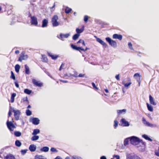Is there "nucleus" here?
Returning a JSON list of instances; mask_svg holds the SVG:
<instances>
[{"label":"nucleus","instance_id":"ea45409f","mask_svg":"<svg viewBox=\"0 0 159 159\" xmlns=\"http://www.w3.org/2000/svg\"><path fill=\"white\" fill-rule=\"evenodd\" d=\"M10 78L14 80H16V78L15 75L13 72L12 71H11V75L10 76Z\"/></svg>","mask_w":159,"mask_h":159},{"label":"nucleus","instance_id":"4d7b16f0","mask_svg":"<svg viewBox=\"0 0 159 159\" xmlns=\"http://www.w3.org/2000/svg\"><path fill=\"white\" fill-rule=\"evenodd\" d=\"M113 157H116V159H120V157L118 155H114Z\"/></svg>","mask_w":159,"mask_h":159},{"label":"nucleus","instance_id":"bf43d9fd","mask_svg":"<svg viewBox=\"0 0 159 159\" xmlns=\"http://www.w3.org/2000/svg\"><path fill=\"white\" fill-rule=\"evenodd\" d=\"M100 159H107L105 156H102L100 157Z\"/></svg>","mask_w":159,"mask_h":159},{"label":"nucleus","instance_id":"f704fd0d","mask_svg":"<svg viewBox=\"0 0 159 159\" xmlns=\"http://www.w3.org/2000/svg\"><path fill=\"white\" fill-rule=\"evenodd\" d=\"M71 11L72 9L68 7H66L65 9V12L66 14L69 13Z\"/></svg>","mask_w":159,"mask_h":159},{"label":"nucleus","instance_id":"79ce46f5","mask_svg":"<svg viewBox=\"0 0 159 159\" xmlns=\"http://www.w3.org/2000/svg\"><path fill=\"white\" fill-rule=\"evenodd\" d=\"M26 115L27 116H30L32 114L31 111L29 109H27L26 111Z\"/></svg>","mask_w":159,"mask_h":159},{"label":"nucleus","instance_id":"0e129e2a","mask_svg":"<svg viewBox=\"0 0 159 159\" xmlns=\"http://www.w3.org/2000/svg\"><path fill=\"white\" fill-rule=\"evenodd\" d=\"M89 49V48L86 47L85 49H84V50H82V51H83L84 52H85L87 50Z\"/></svg>","mask_w":159,"mask_h":159},{"label":"nucleus","instance_id":"a18cd8bd","mask_svg":"<svg viewBox=\"0 0 159 159\" xmlns=\"http://www.w3.org/2000/svg\"><path fill=\"white\" fill-rule=\"evenodd\" d=\"M118 122L116 120H115L114 121V127L115 128H116V127L118 126Z\"/></svg>","mask_w":159,"mask_h":159},{"label":"nucleus","instance_id":"0eeeda50","mask_svg":"<svg viewBox=\"0 0 159 159\" xmlns=\"http://www.w3.org/2000/svg\"><path fill=\"white\" fill-rule=\"evenodd\" d=\"M12 112H14V116L16 120H18L19 119V116L20 114V112L19 110L16 111L15 110L13 109Z\"/></svg>","mask_w":159,"mask_h":159},{"label":"nucleus","instance_id":"e433bc0d","mask_svg":"<svg viewBox=\"0 0 159 159\" xmlns=\"http://www.w3.org/2000/svg\"><path fill=\"white\" fill-rule=\"evenodd\" d=\"M24 92L27 94H30L32 92V90L28 89H25L24 90Z\"/></svg>","mask_w":159,"mask_h":159},{"label":"nucleus","instance_id":"412c9836","mask_svg":"<svg viewBox=\"0 0 159 159\" xmlns=\"http://www.w3.org/2000/svg\"><path fill=\"white\" fill-rule=\"evenodd\" d=\"M36 149V147L34 144H31L29 147V149L31 152H34Z\"/></svg>","mask_w":159,"mask_h":159},{"label":"nucleus","instance_id":"c756f323","mask_svg":"<svg viewBox=\"0 0 159 159\" xmlns=\"http://www.w3.org/2000/svg\"><path fill=\"white\" fill-rule=\"evenodd\" d=\"M25 73L27 74H29L30 73V70L29 67L27 65L25 66Z\"/></svg>","mask_w":159,"mask_h":159},{"label":"nucleus","instance_id":"6e6552de","mask_svg":"<svg viewBox=\"0 0 159 159\" xmlns=\"http://www.w3.org/2000/svg\"><path fill=\"white\" fill-rule=\"evenodd\" d=\"M135 79L137 80V81L138 82L139 86H140V83L141 82V75L138 73H135L134 76Z\"/></svg>","mask_w":159,"mask_h":159},{"label":"nucleus","instance_id":"c9c22d12","mask_svg":"<svg viewBox=\"0 0 159 159\" xmlns=\"http://www.w3.org/2000/svg\"><path fill=\"white\" fill-rule=\"evenodd\" d=\"M142 137L144 138L145 139L147 140H148L149 141H152V140L150 139V138L148 137V136L145 135V134H143L142 135Z\"/></svg>","mask_w":159,"mask_h":159},{"label":"nucleus","instance_id":"4be33fe9","mask_svg":"<svg viewBox=\"0 0 159 159\" xmlns=\"http://www.w3.org/2000/svg\"><path fill=\"white\" fill-rule=\"evenodd\" d=\"M97 41L102 45L103 46L105 47H107V44H106V43L100 39L98 38L97 39Z\"/></svg>","mask_w":159,"mask_h":159},{"label":"nucleus","instance_id":"7ed1b4c3","mask_svg":"<svg viewBox=\"0 0 159 159\" xmlns=\"http://www.w3.org/2000/svg\"><path fill=\"white\" fill-rule=\"evenodd\" d=\"M106 41L108 42L109 45L114 48H116L117 46L116 42L113 40L111 39L109 37H107L106 38Z\"/></svg>","mask_w":159,"mask_h":159},{"label":"nucleus","instance_id":"49530a36","mask_svg":"<svg viewBox=\"0 0 159 159\" xmlns=\"http://www.w3.org/2000/svg\"><path fill=\"white\" fill-rule=\"evenodd\" d=\"M23 100L24 102H26L27 104L29 103V101L28 100V98L27 97L23 98Z\"/></svg>","mask_w":159,"mask_h":159},{"label":"nucleus","instance_id":"5fc2aeb1","mask_svg":"<svg viewBox=\"0 0 159 159\" xmlns=\"http://www.w3.org/2000/svg\"><path fill=\"white\" fill-rule=\"evenodd\" d=\"M155 154L158 156H159V148L158 150H156L155 152Z\"/></svg>","mask_w":159,"mask_h":159},{"label":"nucleus","instance_id":"f03ea898","mask_svg":"<svg viewBox=\"0 0 159 159\" xmlns=\"http://www.w3.org/2000/svg\"><path fill=\"white\" fill-rule=\"evenodd\" d=\"M58 17L57 15H55L52 17L51 22L53 27H56L59 25V23L57 21Z\"/></svg>","mask_w":159,"mask_h":159},{"label":"nucleus","instance_id":"603ef678","mask_svg":"<svg viewBox=\"0 0 159 159\" xmlns=\"http://www.w3.org/2000/svg\"><path fill=\"white\" fill-rule=\"evenodd\" d=\"M27 151V149L22 150L20 152L22 154L24 155L26 152Z\"/></svg>","mask_w":159,"mask_h":159},{"label":"nucleus","instance_id":"b1692460","mask_svg":"<svg viewBox=\"0 0 159 159\" xmlns=\"http://www.w3.org/2000/svg\"><path fill=\"white\" fill-rule=\"evenodd\" d=\"M129 140L130 141V137L127 138L124 140V144L125 146H126L129 144Z\"/></svg>","mask_w":159,"mask_h":159},{"label":"nucleus","instance_id":"dca6fc26","mask_svg":"<svg viewBox=\"0 0 159 159\" xmlns=\"http://www.w3.org/2000/svg\"><path fill=\"white\" fill-rule=\"evenodd\" d=\"M128 81L129 82L128 83H125L124 81L122 82V84L124 85L125 87L127 88L132 84L131 80L129 78H127Z\"/></svg>","mask_w":159,"mask_h":159},{"label":"nucleus","instance_id":"2eb2a0df","mask_svg":"<svg viewBox=\"0 0 159 159\" xmlns=\"http://www.w3.org/2000/svg\"><path fill=\"white\" fill-rule=\"evenodd\" d=\"M112 38L114 39H117L121 40L122 39V36L121 35L116 34L113 35Z\"/></svg>","mask_w":159,"mask_h":159},{"label":"nucleus","instance_id":"de8ad7c7","mask_svg":"<svg viewBox=\"0 0 159 159\" xmlns=\"http://www.w3.org/2000/svg\"><path fill=\"white\" fill-rule=\"evenodd\" d=\"M92 86H93V88L94 89H95L96 90H98V88L96 86V85H95V84L93 82H92Z\"/></svg>","mask_w":159,"mask_h":159},{"label":"nucleus","instance_id":"052dcab7","mask_svg":"<svg viewBox=\"0 0 159 159\" xmlns=\"http://www.w3.org/2000/svg\"><path fill=\"white\" fill-rule=\"evenodd\" d=\"M8 116L9 117H10L11 116V115H12V113H11V111L10 110L8 112Z\"/></svg>","mask_w":159,"mask_h":159},{"label":"nucleus","instance_id":"a19ab883","mask_svg":"<svg viewBox=\"0 0 159 159\" xmlns=\"http://www.w3.org/2000/svg\"><path fill=\"white\" fill-rule=\"evenodd\" d=\"M82 43L83 45L84 46H85V43L84 42V40L80 39L79 40L77 43V44H79V43Z\"/></svg>","mask_w":159,"mask_h":159},{"label":"nucleus","instance_id":"9b49d317","mask_svg":"<svg viewBox=\"0 0 159 159\" xmlns=\"http://www.w3.org/2000/svg\"><path fill=\"white\" fill-rule=\"evenodd\" d=\"M142 121L144 124L147 126L150 127H153L154 126V124H151L149 122L146 121V119L144 117H143L142 118Z\"/></svg>","mask_w":159,"mask_h":159},{"label":"nucleus","instance_id":"774afa93","mask_svg":"<svg viewBox=\"0 0 159 159\" xmlns=\"http://www.w3.org/2000/svg\"><path fill=\"white\" fill-rule=\"evenodd\" d=\"M55 159H61L59 156L57 157Z\"/></svg>","mask_w":159,"mask_h":159},{"label":"nucleus","instance_id":"a878e982","mask_svg":"<svg viewBox=\"0 0 159 159\" xmlns=\"http://www.w3.org/2000/svg\"><path fill=\"white\" fill-rule=\"evenodd\" d=\"M146 105L148 110L150 111H153V108L152 106L148 103H146Z\"/></svg>","mask_w":159,"mask_h":159},{"label":"nucleus","instance_id":"e2e57ef3","mask_svg":"<svg viewBox=\"0 0 159 159\" xmlns=\"http://www.w3.org/2000/svg\"><path fill=\"white\" fill-rule=\"evenodd\" d=\"M20 52L18 50H16L15 51V53L16 54H18Z\"/></svg>","mask_w":159,"mask_h":159},{"label":"nucleus","instance_id":"6ab92c4d","mask_svg":"<svg viewBox=\"0 0 159 159\" xmlns=\"http://www.w3.org/2000/svg\"><path fill=\"white\" fill-rule=\"evenodd\" d=\"M48 24V20L46 19H44L42 21V27H45L47 26Z\"/></svg>","mask_w":159,"mask_h":159},{"label":"nucleus","instance_id":"5701e85b","mask_svg":"<svg viewBox=\"0 0 159 159\" xmlns=\"http://www.w3.org/2000/svg\"><path fill=\"white\" fill-rule=\"evenodd\" d=\"M4 159H15L14 156L11 154H9L6 156L5 157Z\"/></svg>","mask_w":159,"mask_h":159},{"label":"nucleus","instance_id":"7c9ffc66","mask_svg":"<svg viewBox=\"0 0 159 159\" xmlns=\"http://www.w3.org/2000/svg\"><path fill=\"white\" fill-rule=\"evenodd\" d=\"M84 74H80L78 75L77 73L75 74L74 75H72V76L77 77H83L84 76Z\"/></svg>","mask_w":159,"mask_h":159},{"label":"nucleus","instance_id":"13d9d810","mask_svg":"<svg viewBox=\"0 0 159 159\" xmlns=\"http://www.w3.org/2000/svg\"><path fill=\"white\" fill-rule=\"evenodd\" d=\"M14 83H15L16 86L17 88H19V85L18 84V83L17 82L15 81L14 82Z\"/></svg>","mask_w":159,"mask_h":159},{"label":"nucleus","instance_id":"2f4dec72","mask_svg":"<svg viewBox=\"0 0 159 159\" xmlns=\"http://www.w3.org/2000/svg\"><path fill=\"white\" fill-rule=\"evenodd\" d=\"M20 68V65L18 64H16L15 66V70L17 73L19 72Z\"/></svg>","mask_w":159,"mask_h":159},{"label":"nucleus","instance_id":"aec40b11","mask_svg":"<svg viewBox=\"0 0 159 159\" xmlns=\"http://www.w3.org/2000/svg\"><path fill=\"white\" fill-rule=\"evenodd\" d=\"M48 56L51 57L52 59L53 60H56L58 57V55H53L50 52H48Z\"/></svg>","mask_w":159,"mask_h":159},{"label":"nucleus","instance_id":"f3484780","mask_svg":"<svg viewBox=\"0 0 159 159\" xmlns=\"http://www.w3.org/2000/svg\"><path fill=\"white\" fill-rule=\"evenodd\" d=\"M70 36L69 34H60V39L61 40H63L64 39V38H67Z\"/></svg>","mask_w":159,"mask_h":159},{"label":"nucleus","instance_id":"393cba45","mask_svg":"<svg viewBox=\"0 0 159 159\" xmlns=\"http://www.w3.org/2000/svg\"><path fill=\"white\" fill-rule=\"evenodd\" d=\"M49 148L48 147H44L40 149V151L42 152H47L48 151Z\"/></svg>","mask_w":159,"mask_h":159},{"label":"nucleus","instance_id":"4c0bfd02","mask_svg":"<svg viewBox=\"0 0 159 159\" xmlns=\"http://www.w3.org/2000/svg\"><path fill=\"white\" fill-rule=\"evenodd\" d=\"M80 34H76L74 35L72 37V39L74 40H76L80 36Z\"/></svg>","mask_w":159,"mask_h":159},{"label":"nucleus","instance_id":"72a5a7b5","mask_svg":"<svg viewBox=\"0 0 159 159\" xmlns=\"http://www.w3.org/2000/svg\"><path fill=\"white\" fill-rule=\"evenodd\" d=\"M14 134L16 137H18L21 135V132L19 131H15L14 132Z\"/></svg>","mask_w":159,"mask_h":159},{"label":"nucleus","instance_id":"37998d69","mask_svg":"<svg viewBox=\"0 0 159 159\" xmlns=\"http://www.w3.org/2000/svg\"><path fill=\"white\" fill-rule=\"evenodd\" d=\"M126 111V110L125 109H123L121 110H118L117 111V113L119 114H120L122 113L123 112H125Z\"/></svg>","mask_w":159,"mask_h":159},{"label":"nucleus","instance_id":"864d4df0","mask_svg":"<svg viewBox=\"0 0 159 159\" xmlns=\"http://www.w3.org/2000/svg\"><path fill=\"white\" fill-rule=\"evenodd\" d=\"M128 46L129 48L131 49V50H133V48L132 47V45L131 42H129L128 43Z\"/></svg>","mask_w":159,"mask_h":159},{"label":"nucleus","instance_id":"f257e3e1","mask_svg":"<svg viewBox=\"0 0 159 159\" xmlns=\"http://www.w3.org/2000/svg\"><path fill=\"white\" fill-rule=\"evenodd\" d=\"M130 141L132 144L136 145L140 142L141 140L138 137L133 136L130 137Z\"/></svg>","mask_w":159,"mask_h":159},{"label":"nucleus","instance_id":"cd10ccee","mask_svg":"<svg viewBox=\"0 0 159 159\" xmlns=\"http://www.w3.org/2000/svg\"><path fill=\"white\" fill-rule=\"evenodd\" d=\"M15 144L16 146L20 147L21 145V143L19 140H17L15 141Z\"/></svg>","mask_w":159,"mask_h":159},{"label":"nucleus","instance_id":"6e6d98bb","mask_svg":"<svg viewBox=\"0 0 159 159\" xmlns=\"http://www.w3.org/2000/svg\"><path fill=\"white\" fill-rule=\"evenodd\" d=\"M119 75H120L119 74H118V75H116L115 77L116 79L118 80H120Z\"/></svg>","mask_w":159,"mask_h":159},{"label":"nucleus","instance_id":"a211bd4d","mask_svg":"<svg viewBox=\"0 0 159 159\" xmlns=\"http://www.w3.org/2000/svg\"><path fill=\"white\" fill-rule=\"evenodd\" d=\"M149 100L150 104L154 106L156 105V102H155L154 98L150 95L149 96Z\"/></svg>","mask_w":159,"mask_h":159},{"label":"nucleus","instance_id":"4468645a","mask_svg":"<svg viewBox=\"0 0 159 159\" xmlns=\"http://www.w3.org/2000/svg\"><path fill=\"white\" fill-rule=\"evenodd\" d=\"M126 159H141L139 157L136 155H128L127 156Z\"/></svg>","mask_w":159,"mask_h":159},{"label":"nucleus","instance_id":"09e8293b","mask_svg":"<svg viewBox=\"0 0 159 159\" xmlns=\"http://www.w3.org/2000/svg\"><path fill=\"white\" fill-rule=\"evenodd\" d=\"M89 19V17L87 15H85L84 17V21L85 22H87Z\"/></svg>","mask_w":159,"mask_h":159},{"label":"nucleus","instance_id":"c03bdc74","mask_svg":"<svg viewBox=\"0 0 159 159\" xmlns=\"http://www.w3.org/2000/svg\"><path fill=\"white\" fill-rule=\"evenodd\" d=\"M76 32L77 34H80L83 32V30L81 29H79V28H77L76 29Z\"/></svg>","mask_w":159,"mask_h":159},{"label":"nucleus","instance_id":"473e14b6","mask_svg":"<svg viewBox=\"0 0 159 159\" xmlns=\"http://www.w3.org/2000/svg\"><path fill=\"white\" fill-rule=\"evenodd\" d=\"M40 133V130L39 129H34L33 132L32 133V134L33 135H35L38 134Z\"/></svg>","mask_w":159,"mask_h":159},{"label":"nucleus","instance_id":"58836bf2","mask_svg":"<svg viewBox=\"0 0 159 159\" xmlns=\"http://www.w3.org/2000/svg\"><path fill=\"white\" fill-rule=\"evenodd\" d=\"M39 138V137L38 136L35 135L33 136L31 138V139L32 141H34L38 139Z\"/></svg>","mask_w":159,"mask_h":159},{"label":"nucleus","instance_id":"ddd939ff","mask_svg":"<svg viewBox=\"0 0 159 159\" xmlns=\"http://www.w3.org/2000/svg\"><path fill=\"white\" fill-rule=\"evenodd\" d=\"M40 120L37 118H33L31 119V121L34 125H37L39 123Z\"/></svg>","mask_w":159,"mask_h":159},{"label":"nucleus","instance_id":"423d86ee","mask_svg":"<svg viewBox=\"0 0 159 159\" xmlns=\"http://www.w3.org/2000/svg\"><path fill=\"white\" fill-rule=\"evenodd\" d=\"M28 58V56L27 55H25V52H22L20 54V56L19 58L18 61H22L23 60H25Z\"/></svg>","mask_w":159,"mask_h":159},{"label":"nucleus","instance_id":"338daca9","mask_svg":"<svg viewBox=\"0 0 159 159\" xmlns=\"http://www.w3.org/2000/svg\"><path fill=\"white\" fill-rule=\"evenodd\" d=\"M55 3H54V4L53 5V6L52 7H51L50 8L51 9H53L54 7H55Z\"/></svg>","mask_w":159,"mask_h":159},{"label":"nucleus","instance_id":"c85d7f7f","mask_svg":"<svg viewBox=\"0 0 159 159\" xmlns=\"http://www.w3.org/2000/svg\"><path fill=\"white\" fill-rule=\"evenodd\" d=\"M42 61L43 62H47L48 61V59L47 57L44 55H43L42 56Z\"/></svg>","mask_w":159,"mask_h":159},{"label":"nucleus","instance_id":"20e7f679","mask_svg":"<svg viewBox=\"0 0 159 159\" xmlns=\"http://www.w3.org/2000/svg\"><path fill=\"white\" fill-rule=\"evenodd\" d=\"M7 125L8 129L10 131H12L14 129L16 128V127L14 124L11 121H7Z\"/></svg>","mask_w":159,"mask_h":159},{"label":"nucleus","instance_id":"39448f33","mask_svg":"<svg viewBox=\"0 0 159 159\" xmlns=\"http://www.w3.org/2000/svg\"><path fill=\"white\" fill-rule=\"evenodd\" d=\"M32 82L33 84L36 86L41 87L43 86V83L39 81H38L36 80L33 79Z\"/></svg>","mask_w":159,"mask_h":159},{"label":"nucleus","instance_id":"9d476101","mask_svg":"<svg viewBox=\"0 0 159 159\" xmlns=\"http://www.w3.org/2000/svg\"><path fill=\"white\" fill-rule=\"evenodd\" d=\"M71 48L73 49L81 52L80 51L84 50V48L82 47H78L73 44H71L70 45Z\"/></svg>","mask_w":159,"mask_h":159},{"label":"nucleus","instance_id":"1a4fd4ad","mask_svg":"<svg viewBox=\"0 0 159 159\" xmlns=\"http://www.w3.org/2000/svg\"><path fill=\"white\" fill-rule=\"evenodd\" d=\"M31 23L32 25L37 26L38 25L37 18L34 16H31Z\"/></svg>","mask_w":159,"mask_h":159},{"label":"nucleus","instance_id":"680f3d73","mask_svg":"<svg viewBox=\"0 0 159 159\" xmlns=\"http://www.w3.org/2000/svg\"><path fill=\"white\" fill-rule=\"evenodd\" d=\"M64 65V64H63L62 63V64H61V66H60V68H59V70H61V69H62V66H63Z\"/></svg>","mask_w":159,"mask_h":159},{"label":"nucleus","instance_id":"bb28decb","mask_svg":"<svg viewBox=\"0 0 159 159\" xmlns=\"http://www.w3.org/2000/svg\"><path fill=\"white\" fill-rule=\"evenodd\" d=\"M16 95V93H13L12 94L11 98V103H13L14 102V98L15 97Z\"/></svg>","mask_w":159,"mask_h":159},{"label":"nucleus","instance_id":"69168bd1","mask_svg":"<svg viewBox=\"0 0 159 159\" xmlns=\"http://www.w3.org/2000/svg\"><path fill=\"white\" fill-rule=\"evenodd\" d=\"M61 81L63 82V83H67V81H65V80H60Z\"/></svg>","mask_w":159,"mask_h":159},{"label":"nucleus","instance_id":"8fccbe9b","mask_svg":"<svg viewBox=\"0 0 159 159\" xmlns=\"http://www.w3.org/2000/svg\"><path fill=\"white\" fill-rule=\"evenodd\" d=\"M51 151L52 152H57L58 151L54 148H52L50 149Z\"/></svg>","mask_w":159,"mask_h":159},{"label":"nucleus","instance_id":"3c124183","mask_svg":"<svg viewBox=\"0 0 159 159\" xmlns=\"http://www.w3.org/2000/svg\"><path fill=\"white\" fill-rule=\"evenodd\" d=\"M42 156H40L39 155H36L35 157V159H43V158H41Z\"/></svg>","mask_w":159,"mask_h":159},{"label":"nucleus","instance_id":"f8f14e48","mask_svg":"<svg viewBox=\"0 0 159 159\" xmlns=\"http://www.w3.org/2000/svg\"><path fill=\"white\" fill-rule=\"evenodd\" d=\"M120 123L121 126H128L129 125V122L124 118H122L121 120Z\"/></svg>","mask_w":159,"mask_h":159}]
</instances>
